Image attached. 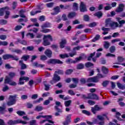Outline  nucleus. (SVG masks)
<instances>
[{
    "mask_svg": "<svg viewBox=\"0 0 125 125\" xmlns=\"http://www.w3.org/2000/svg\"><path fill=\"white\" fill-rule=\"evenodd\" d=\"M50 42H53V38H52V36L50 35H44L43 38V45H44V46L50 45Z\"/></svg>",
    "mask_w": 125,
    "mask_h": 125,
    "instance_id": "nucleus-1",
    "label": "nucleus"
},
{
    "mask_svg": "<svg viewBox=\"0 0 125 125\" xmlns=\"http://www.w3.org/2000/svg\"><path fill=\"white\" fill-rule=\"evenodd\" d=\"M17 98V95H10L8 98L9 101L7 102V106H12L16 104V99Z\"/></svg>",
    "mask_w": 125,
    "mask_h": 125,
    "instance_id": "nucleus-2",
    "label": "nucleus"
},
{
    "mask_svg": "<svg viewBox=\"0 0 125 125\" xmlns=\"http://www.w3.org/2000/svg\"><path fill=\"white\" fill-rule=\"evenodd\" d=\"M87 97L85 95H82L81 98L83 99H95L96 100H99V97L94 93H89Z\"/></svg>",
    "mask_w": 125,
    "mask_h": 125,
    "instance_id": "nucleus-3",
    "label": "nucleus"
},
{
    "mask_svg": "<svg viewBox=\"0 0 125 125\" xmlns=\"http://www.w3.org/2000/svg\"><path fill=\"white\" fill-rule=\"evenodd\" d=\"M2 59L3 60H8V59H12L15 61H18L19 58L16 55L13 56V55L7 54L2 56Z\"/></svg>",
    "mask_w": 125,
    "mask_h": 125,
    "instance_id": "nucleus-4",
    "label": "nucleus"
},
{
    "mask_svg": "<svg viewBox=\"0 0 125 125\" xmlns=\"http://www.w3.org/2000/svg\"><path fill=\"white\" fill-rule=\"evenodd\" d=\"M4 83L5 84H8L12 86H16L17 85V83L14 81L11 82V79L7 76L5 77Z\"/></svg>",
    "mask_w": 125,
    "mask_h": 125,
    "instance_id": "nucleus-5",
    "label": "nucleus"
},
{
    "mask_svg": "<svg viewBox=\"0 0 125 125\" xmlns=\"http://www.w3.org/2000/svg\"><path fill=\"white\" fill-rule=\"evenodd\" d=\"M47 64H52V65H55L56 64H63V62L61 61L59 59H50L47 62Z\"/></svg>",
    "mask_w": 125,
    "mask_h": 125,
    "instance_id": "nucleus-6",
    "label": "nucleus"
},
{
    "mask_svg": "<svg viewBox=\"0 0 125 125\" xmlns=\"http://www.w3.org/2000/svg\"><path fill=\"white\" fill-rule=\"evenodd\" d=\"M60 80H61V78L60 77V76H58V74L54 73L52 80L50 81V83L51 84H53V83H58V82H59Z\"/></svg>",
    "mask_w": 125,
    "mask_h": 125,
    "instance_id": "nucleus-7",
    "label": "nucleus"
},
{
    "mask_svg": "<svg viewBox=\"0 0 125 125\" xmlns=\"http://www.w3.org/2000/svg\"><path fill=\"white\" fill-rule=\"evenodd\" d=\"M79 9L80 12H87V8H86V5L84 4V2L81 1L79 6Z\"/></svg>",
    "mask_w": 125,
    "mask_h": 125,
    "instance_id": "nucleus-8",
    "label": "nucleus"
},
{
    "mask_svg": "<svg viewBox=\"0 0 125 125\" xmlns=\"http://www.w3.org/2000/svg\"><path fill=\"white\" fill-rule=\"evenodd\" d=\"M72 114H68L66 116V118L65 119V121L62 123L63 125H68L69 124L72 123Z\"/></svg>",
    "mask_w": 125,
    "mask_h": 125,
    "instance_id": "nucleus-9",
    "label": "nucleus"
},
{
    "mask_svg": "<svg viewBox=\"0 0 125 125\" xmlns=\"http://www.w3.org/2000/svg\"><path fill=\"white\" fill-rule=\"evenodd\" d=\"M44 53L48 58H51L52 57V51L49 49H47Z\"/></svg>",
    "mask_w": 125,
    "mask_h": 125,
    "instance_id": "nucleus-10",
    "label": "nucleus"
},
{
    "mask_svg": "<svg viewBox=\"0 0 125 125\" xmlns=\"http://www.w3.org/2000/svg\"><path fill=\"white\" fill-rule=\"evenodd\" d=\"M125 7V5L123 3L119 4L118 7L116 9V12L117 13H120V12H122L124 11V8Z\"/></svg>",
    "mask_w": 125,
    "mask_h": 125,
    "instance_id": "nucleus-11",
    "label": "nucleus"
},
{
    "mask_svg": "<svg viewBox=\"0 0 125 125\" xmlns=\"http://www.w3.org/2000/svg\"><path fill=\"white\" fill-rule=\"evenodd\" d=\"M67 44V40L66 39H62L60 42V47L62 49L65 47V45Z\"/></svg>",
    "mask_w": 125,
    "mask_h": 125,
    "instance_id": "nucleus-12",
    "label": "nucleus"
},
{
    "mask_svg": "<svg viewBox=\"0 0 125 125\" xmlns=\"http://www.w3.org/2000/svg\"><path fill=\"white\" fill-rule=\"evenodd\" d=\"M77 16V13L76 12H71L68 13L67 15V18L69 19H73V18H75Z\"/></svg>",
    "mask_w": 125,
    "mask_h": 125,
    "instance_id": "nucleus-13",
    "label": "nucleus"
},
{
    "mask_svg": "<svg viewBox=\"0 0 125 125\" xmlns=\"http://www.w3.org/2000/svg\"><path fill=\"white\" fill-rule=\"evenodd\" d=\"M117 60L118 62H114L113 64L116 65H122L121 63L122 62H124L125 60V58H123L122 57H118Z\"/></svg>",
    "mask_w": 125,
    "mask_h": 125,
    "instance_id": "nucleus-14",
    "label": "nucleus"
},
{
    "mask_svg": "<svg viewBox=\"0 0 125 125\" xmlns=\"http://www.w3.org/2000/svg\"><path fill=\"white\" fill-rule=\"evenodd\" d=\"M18 120H10L7 122V125H18Z\"/></svg>",
    "mask_w": 125,
    "mask_h": 125,
    "instance_id": "nucleus-15",
    "label": "nucleus"
},
{
    "mask_svg": "<svg viewBox=\"0 0 125 125\" xmlns=\"http://www.w3.org/2000/svg\"><path fill=\"white\" fill-rule=\"evenodd\" d=\"M94 16L97 17L99 19H100V18L103 16V13L101 11H98L95 13Z\"/></svg>",
    "mask_w": 125,
    "mask_h": 125,
    "instance_id": "nucleus-16",
    "label": "nucleus"
},
{
    "mask_svg": "<svg viewBox=\"0 0 125 125\" xmlns=\"http://www.w3.org/2000/svg\"><path fill=\"white\" fill-rule=\"evenodd\" d=\"M6 9L7 10H9V7H4L0 8V16H3L4 11Z\"/></svg>",
    "mask_w": 125,
    "mask_h": 125,
    "instance_id": "nucleus-17",
    "label": "nucleus"
},
{
    "mask_svg": "<svg viewBox=\"0 0 125 125\" xmlns=\"http://www.w3.org/2000/svg\"><path fill=\"white\" fill-rule=\"evenodd\" d=\"M54 13L52 14V15H57L59 12H60V7L59 6H56L54 8Z\"/></svg>",
    "mask_w": 125,
    "mask_h": 125,
    "instance_id": "nucleus-18",
    "label": "nucleus"
},
{
    "mask_svg": "<svg viewBox=\"0 0 125 125\" xmlns=\"http://www.w3.org/2000/svg\"><path fill=\"white\" fill-rule=\"evenodd\" d=\"M94 77L96 80V82H97V83H98L99 82V79H102V78H104V76L100 73H98L97 74V76Z\"/></svg>",
    "mask_w": 125,
    "mask_h": 125,
    "instance_id": "nucleus-19",
    "label": "nucleus"
},
{
    "mask_svg": "<svg viewBox=\"0 0 125 125\" xmlns=\"http://www.w3.org/2000/svg\"><path fill=\"white\" fill-rule=\"evenodd\" d=\"M19 63L21 66V70H25L27 69V65L23 62V61H20Z\"/></svg>",
    "mask_w": 125,
    "mask_h": 125,
    "instance_id": "nucleus-20",
    "label": "nucleus"
},
{
    "mask_svg": "<svg viewBox=\"0 0 125 125\" xmlns=\"http://www.w3.org/2000/svg\"><path fill=\"white\" fill-rule=\"evenodd\" d=\"M87 83H97L95 79V77L94 76L93 77H90L87 79L86 80Z\"/></svg>",
    "mask_w": 125,
    "mask_h": 125,
    "instance_id": "nucleus-21",
    "label": "nucleus"
},
{
    "mask_svg": "<svg viewBox=\"0 0 125 125\" xmlns=\"http://www.w3.org/2000/svg\"><path fill=\"white\" fill-rule=\"evenodd\" d=\"M55 74L63 76V75H64V71L61 69H58L57 71H55Z\"/></svg>",
    "mask_w": 125,
    "mask_h": 125,
    "instance_id": "nucleus-22",
    "label": "nucleus"
},
{
    "mask_svg": "<svg viewBox=\"0 0 125 125\" xmlns=\"http://www.w3.org/2000/svg\"><path fill=\"white\" fill-rule=\"evenodd\" d=\"M100 39V35L99 34H97L93 39L91 40L92 42H95L97 41H99Z\"/></svg>",
    "mask_w": 125,
    "mask_h": 125,
    "instance_id": "nucleus-23",
    "label": "nucleus"
},
{
    "mask_svg": "<svg viewBox=\"0 0 125 125\" xmlns=\"http://www.w3.org/2000/svg\"><path fill=\"white\" fill-rule=\"evenodd\" d=\"M50 23L46 22L42 25V29H44V28H50Z\"/></svg>",
    "mask_w": 125,
    "mask_h": 125,
    "instance_id": "nucleus-24",
    "label": "nucleus"
},
{
    "mask_svg": "<svg viewBox=\"0 0 125 125\" xmlns=\"http://www.w3.org/2000/svg\"><path fill=\"white\" fill-rule=\"evenodd\" d=\"M83 20L85 21V22H88L90 20L89 16H88V15H84L83 17Z\"/></svg>",
    "mask_w": 125,
    "mask_h": 125,
    "instance_id": "nucleus-25",
    "label": "nucleus"
},
{
    "mask_svg": "<svg viewBox=\"0 0 125 125\" xmlns=\"http://www.w3.org/2000/svg\"><path fill=\"white\" fill-rule=\"evenodd\" d=\"M111 24H112V23H111V19L110 18H108L105 20V27H108V26H111Z\"/></svg>",
    "mask_w": 125,
    "mask_h": 125,
    "instance_id": "nucleus-26",
    "label": "nucleus"
},
{
    "mask_svg": "<svg viewBox=\"0 0 125 125\" xmlns=\"http://www.w3.org/2000/svg\"><path fill=\"white\" fill-rule=\"evenodd\" d=\"M73 8L75 11H78L79 10V4L76 2L73 3Z\"/></svg>",
    "mask_w": 125,
    "mask_h": 125,
    "instance_id": "nucleus-27",
    "label": "nucleus"
},
{
    "mask_svg": "<svg viewBox=\"0 0 125 125\" xmlns=\"http://www.w3.org/2000/svg\"><path fill=\"white\" fill-rule=\"evenodd\" d=\"M102 70L104 74H107L109 73V69L105 66H103Z\"/></svg>",
    "mask_w": 125,
    "mask_h": 125,
    "instance_id": "nucleus-28",
    "label": "nucleus"
},
{
    "mask_svg": "<svg viewBox=\"0 0 125 125\" xmlns=\"http://www.w3.org/2000/svg\"><path fill=\"white\" fill-rule=\"evenodd\" d=\"M117 85L118 87L120 89H125V85H123L122 83H117Z\"/></svg>",
    "mask_w": 125,
    "mask_h": 125,
    "instance_id": "nucleus-29",
    "label": "nucleus"
},
{
    "mask_svg": "<svg viewBox=\"0 0 125 125\" xmlns=\"http://www.w3.org/2000/svg\"><path fill=\"white\" fill-rule=\"evenodd\" d=\"M84 67V65L83 63H79L77 65V70H83Z\"/></svg>",
    "mask_w": 125,
    "mask_h": 125,
    "instance_id": "nucleus-30",
    "label": "nucleus"
},
{
    "mask_svg": "<svg viewBox=\"0 0 125 125\" xmlns=\"http://www.w3.org/2000/svg\"><path fill=\"white\" fill-rule=\"evenodd\" d=\"M24 81L23 80V78L22 77H20L19 80V83H18V84L19 85H23L25 83V82L23 81Z\"/></svg>",
    "mask_w": 125,
    "mask_h": 125,
    "instance_id": "nucleus-31",
    "label": "nucleus"
},
{
    "mask_svg": "<svg viewBox=\"0 0 125 125\" xmlns=\"http://www.w3.org/2000/svg\"><path fill=\"white\" fill-rule=\"evenodd\" d=\"M59 56L62 59H65V58H68V57H69V55H68V54H61L59 55Z\"/></svg>",
    "mask_w": 125,
    "mask_h": 125,
    "instance_id": "nucleus-32",
    "label": "nucleus"
},
{
    "mask_svg": "<svg viewBox=\"0 0 125 125\" xmlns=\"http://www.w3.org/2000/svg\"><path fill=\"white\" fill-rule=\"evenodd\" d=\"M120 117H121V113L117 112L115 115V118L118 120V121H123Z\"/></svg>",
    "mask_w": 125,
    "mask_h": 125,
    "instance_id": "nucleus-33",
    "label": "nucleus"
},
{
    "mask_svg": "<svg viewBox=\"0 0 125 125\" xmlns=\"http://www.w3.org/2000/svg\"><path fill=\"white\" fill-rule=\"evenodd\" d=\"M109 51L110 53H114L116 51V47L114 45L110 46Z\"/></svg>",
    "mask_w": 125,
    "mask_h": 125,
    "instance_id": "nucleus-34",
    "label": "nucleus"
},
{
    "mask_svg": "<svg viewBox=\"0 0 125 125\" xmlns=\"http://www.w3.org/2000/svg\"><path fill=\"white\" fill-rule=\"evenodd\" d=\"M85 66L86 68H89L94 66V64L91 62H87L85 64Z\"/></svg>",
    "mask_w": 125,
    "mask_h": 125,
    "instance_id": "nucleus-35",
    "label": "nucleus"
},
{
    "mask_svg": "<svg viewBox=\"0 0 125 125\" xmlns=\"http://www.w3.org/2000/svg\"><path fill=\"white\" fill-rule=\"evenodd\" d=\"M104 46V48H105V49H108V48H109V47L110 46V43H109L108 41H105Z\"/></svg>",
    "mask_w": 125,
    "mask_h": 125,
    "instance_id": "nucleus-36",
    "label": "nucleus"
},
{
    "mask_svg": "<svg viewBox=\"0 0 125 125\" xmlns=\"http://www.w3.org/2000/svg\"><path fill=\"white\" fill-rule=\"evenodd\" d=\"M40 32H42V33H44V34H46V33H49V32H51V30L47 28H43L41 30Z\"/></svg>",
    "mask_w": 125,
    "mask_h": 125,
    "instance_id": "nucleus-37",
    "label": "nucleus"
},
{
    "mask_svg": "<svg viewBox=\"0 0 125 125\" xmlns=\"http://www.w3.org/2000/svg\"><path fill=\"white\" fill-rule=\"evenodd\" d=\"M71 103H72L71 100H68L64 102V105L65 107H69L71 105Z\"/></svg>",
    "mask_w": 125,
    "mask_h": 125,
    "instance_id": "nucleus-38",
    "label": "nucleus"
},
{
    "mask_svg": "<svg viewBox=\"0 0 125 125\" xmlns=\"http://www.w3.org/2000/svg\"><path fill=\"white\" fill-rule=\"evenodd\" d=\"M51 48H52L53 49H56L55 51L56 52H57L58 51V49H59V47H58V45H56V44H52L51 46Z\"/></svg>",
    "mask_w": 125,
    "mask_h": 125,
    "instance_id": "nucleus-39",
    "label": "nucleus"
},
{
    "mask_svg": "<svg viewBox=\"0 0 125 125\" xmlns=\"http://www.w3.org/2000/svg\"><path fill=\"white\" fill-rule=\"evenodd\" d=\"M7 24V21L3 19L0 20V25H6Z\"/></svg>",
    "mask_w": 125,
    "mask_h": 125,
    "instance_id": "nucleus-40",
    "label": "nucleus"
},
{
    "mask_svg": "<svg viewBox=\"0 0 125 125\" xmlns=\"http://www.w3.org/2000/svg\"><path fill=\"white\" fill-rule=\"evenodd\" d=\"M82 59H83V57L82 56H80L78 58H76L75 60L73 61V62L74 64H75V63H77V62H79V61H81Z\"/></svg>",
    "mask_w": 125,
    "mask_h": 125,
    "instance_id": "nucleus-41",
    "label": "nucleus"
},
{
    "mask_svg": "<svg viewBox=\"0 0 125 125\" xmlns=\"http://www.w3.org/2000/svg\"><path fill=\"white\" fill-rule=\"evenodd\" d=\"M82 113L84 115H86V116H90V115H91V113H90V112L85 109L82 110Z\"/></svg>",
    "mask_w": 125,
    "mask_h": 125,
    "instance_id": "nucleus-42",
    "label": "nucleus"
},
{
    "mask_svg": "<svg viewBox=\"0 0 125 125\" xmlns=\"http://www.w3.org/2000/svg\"><path fill=\"white\" fill-rule=\"evenodd\" d=\"M5 112V106H0V113L1 114H4Z\"/></svg>",
    "mask_w": 125,
    "mask_h": 125,
    "instance_id": "nucleus-43",
    "label": "nucleus"
},
{
    "mask_svg": "<svg viewBox=\"0 0 125 125\" xmlns=\"http://www.w3.org/2000/svg\"><path fill=\"white\" fill-rule=\"evenodd\" d=\"M73 72H74V70L72 69H67L65 71V75H71Z\"/></svg>",
    "mask_w": 125,
    "mask_h": 125,
    "instance_id": "nucleus-44",
    "label": "nucleus"
},
{
    "mask_svg": "<svg viewBox=\"0 0 125 125\" xmlns=\"http://www.w3.org/2000/svg\"><path fill=\"white\" fill-rule=\"evenodd\" d=\"M42 110V106L37 105L34 110V111H37L38 112H40V111Z\"/></svg>",
    "mask_w": 125,
    "mask_h": 125,
    "instance_id": "nucleus-45",
    "label": "nucleus"
},
{
    "mask_svg": "<svg viewBox=\"0 0 125 125\" xmlns=\"http://www.w3.org/2000/svg\"><path fill=\"white\" fill-rule=\"evenodd\" d=\"M29 58H30L29 55H23L22 56L21 59H22L24 61H27Z\"/></svg>",
    "mask_w": 125,
    "mask_h": 125,
    "instance_id": "nucleus-46",
    "label": "nucleus"
},
{
    "mask_svg": "<svg viewBox=\"0 0 125 125\" xmlns=\"http://www.w3.org/2000/svg\"><path fill=\"white\" fill-rule=\"evenodd\" d=\"M109 84V81H104L102 83V85L104 87H106Z\"/></svg>",
    "mask_w": 125,
    "mask_h": 125,
    "instance_id": "nucleus-47",
    "label": "nucleus"
},
{
    "mask_svg": "<svg viewBox=\"0 0 125 125\" xmlns=\"http://www.w3.org/2000/svg\"><path fill=\"white\" fill-rule=\"evenodd\" d=\"M97 23L95 22H93L92 23H90L88 24V26L90 27V28H93V27H96L97 26Z\"/></svg>",
    "mask_w": 125,
    "mask_h": 125,
    "instance_id": "nucleus-48",
    "label": "nucleus"
},
{
    "mask_svg": "<svg viewBox=\"0 0 125 125\" xmlns=\"http://www.w3.org/2000/svg\"><path fill=\"white\" fill-rule=\"evenodd\" d=\"M34 49H35L34 46H28L26 48V50H28V51H33Z\"/></svg>",
    "mask_w": 125,
    "mask_h": 125,
    "instance_id": "nucleus-49",
    "label": "nucleus"
},
{
    "mask_svg": "<svg viewBox=\"0 0 125 125\" xmlns=\"http://www.w3.org/2000/svg\"><path fill=\"white\" fill-rule=\"evenodd\" d=\"M12 51V52L17 53V54H20V53H22V50L20 49H15L13 50Z\"/></svg>",
    "mask_w": 125,
    "mask_h": 125,
    "instance_id": "nucleus-50",
    "label": "nucleus"
},
{
    "mask_svg": "<svg viewBox=\"0 0 125 125\" xmlns=\"http://www.w3.org/2000/svg\"><path fill=\"white\" fill-rule=\"evenodd\" d=\"M72 82L75 83V84H78L79 83V79L77 78H72Z\"/></svg>",
    "mask_w": 125,
    "mask_h": 125,
    "instance_id": "nucleus-51",
    "label": "nucleus"
},
{
    "mask_svg": "<svg viewBox=\"0 0 125 125\" xmlns=\"http://www.w3.org/2000/svg\"><path fill=\"white\" fill-rule=\"evenodd\" d=\"M80 83L82 84H85V83H86V80L85 79V78H81L80 79Z\"/></svg>",
    "mask_w": 125,
    "mask_h": 125,
    "instance_id": "nucleus-52",
    "label": "nucleus"
},
{
    "mask_svg": "<svg viewBox=\"0 0 125 125\" xmlns=\"http://www.w3.org/2000/svg\"><path fill=\"white\" fill-rule=\"evenodd\" d=\"M16 7H17V1H13L12 3V9L14 10Z\"/></svg>",
    "mask_w": 125,
    "mask_h": 125,
    "instance_id": "nucleus-53",
    "label": "nucleus"
},
{
    "mask_svg": "<svg viewBox=\"0 0 125 125\" xmlns=\"http://www.w3.org/2000/svg\"><path fill=\"white\" fill-rule=\"evenodd\" d=\"M15 76H16V74L15 72L9 73V76L10 77V79H13Z\"/></svg>",
    "mask_w": 125,
    "mask_h": 125,
    "instance_id": "nucleus-54",
    "label": "nucleus"
},
{
    "mask_svg": "<svg viewBox=\"0 0 125 125\" xmlns=\"http://www.w3.org/2000/svg\"><path fill=\"white\" fill-rule=\"evenodd\" d=\"M9 15H10V12H9V11H5V19H8L9 17Z\"/></svg>",
    "mask_w": 125,
    "mask_h": 125,
    "instance_id": "nucleus-55",
    "label": "nucleus"
},
{
    "mask_svg": "<svg viewBox=\"0 0 125 125\" xmlns=\"http://www.w3.org/2000/svg\"><path fill=\"white\" fill-rule=\"evenodd\" d=\"M94 108H95V109H97V110L98 111H100L101 110H103V107H99V106L97 104H96Z\"/></svg>",
    "mask_w": 125,
    "mask_h": 125,
    "instance_id": "nucleus-56",
    "label": "nucleus"
},
{
    "mask_svg": "<svg viewBox=\"0 0 125 125\" xmlns=\"http://www.w3.org/2000/svg\"><path fill=\"white\" fill-rule=\"evenodd\" d=\"M41 60L42 61H45V60H47V57L46 56L43 55H42L40 58Z\"/></svg>",
    "mask_w": 125,
    "mask_h": 125,
    "instance_id": "nucleus-57",
    "label": "nucleus"
},
{
    "mask_svg": "<svg viewBox=\"0 0 125 125\" xmlns=\"http://www.w3.org/2000/svg\"><path fill=\"white\" fill-rule=\"evenodd\" d=\"M17 114L19 115V116H23V115H25V112L21 111H17Z\"/></svg>",
    "mask_w": 125,
    "mask_h": 125,
    "instance_id": "nucleus-58",
    "label": "nucleus"
},
{
    "mask_svg": "<svg viewBox=\"0 0 125 125\" xmlns=\"http://www.w3.org/2000/svg\"><path fill=\"white\" fill-rule=\"evenodd\" d=\"M42 100H43V98H40L38 100L34 101L33 102V103H34L35 104H37V103H41V101H42Z\"/></svg>",
    "mask_w": 125,
    "mask_h": 125,
    "instance_id": "nucleus-59",
    "label": "nucleus"
},
{
    "mask_svg": "<svg viewBox=\"0 0 125 125\" xmlns=\"http://www.w3.org/2000/svg\"><path fill=\"white\" fill-rule=\"evenodd\" d=\"M8 44V43L6 41H0V45H3L4 46H6Z\"/></svg>",
    "mask_w": 125,
    "mask_h": 125,
    "instance_id": "nucleus-60",
    "label": "nucleus"
},
{
    "mask_svg": "<svg viewBox=\"0 0 125 125\" xmlns=\"http://www.w3.org/2000/svg\"><path fill=\"white\" fill-rule=\"evenodd\" d=\"M23 27L21 25H17L15 27V31H19L21 30Z\"/></svg>",
    "mask_w": 125,
    "mask_h": 125,
    "instance_id": "nucleus-61",
    "label": "nucleus"
},
{
    "mask_svg": "<svg viewBox=\"0 0 125 125\" xmlns=\"http://www.w3.org/2000/svg\"><path fill=\"white\" fill-rule=\"evenodd\" d=\"M6 35H0V40H1L2 41H5V40H6Z\"/></svg>",
    "mask_w": 125,
    "mask_h": 125,
    "instance_id": "nucleus-62",
    "label": "nucleus"
},
{
    "mask_svg": "<svg viewBox=\"0 0 125 125\" xmlns=\"http://www.w3.org/2000/svg\"><path fill=\"white\" fill-rule=\"evenodd\" d=\"M91 111L92 113H93L94 114V115H95V114H96V112H98L97 110V109H95V107H91Z\"/></svg>",
    "mask_w": 125,
    "mask_h": 125,
    "instance_id": "nucleus-63",
    "label": "nucleus"
},
{
    "mask_svg": "<svg viewBox=\"0 0 125 125\" xmlns=\"http://www.w3.org/2000/svg\"><path fill=\"white\" fill-rule=\"evenodd\" d=\"M68 94H70V95L74 96L75 95V92H74V91L73 90H69L68 91Z\"/></svg>",
    "mask_w": 125,
    "mask_h": 125,
    "instance_id": "nucleus-64",
    "label": "nucleus"
}]
</instances>
